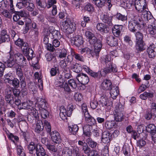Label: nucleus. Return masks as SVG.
<instances>
[{
  "mask_svg": "<svg viewBox=\"0 0 156 156\" xmlns=\"http://www.w3.org/2000/svg\"><path fill=\"white\" fill-rule=\"evenodd\" d=\"M68 128L69 132L73 135H76L79 130V127L77 125H74L71 126H69Z\"/></svg>",
  "mask_w": 156,
  "mask_h": 156,
  "instance_id": "obj_37",
  "label": "nucleus"
},
{
  "mask_svg": "<svg viewBox=\"0 0 156 156\" xmlns=\"http://www.w3.org/2000/svg\"><path fill=\"white\" fill-rule=\"evenodd\" d=\"M46 58L48 61H52L54 62H56L57 60L55 57L51 54H48L46 55Z\"/></svg>",
  "mask_w": 156,
  "mask_h": 156,
  "instance_id": "obj_61",
  "label": "nucleus"
},
{
  "mask_svg": "<svg viewBox=\"0 0 156 156\" xmlns=\"http://www.w3.org/2000/svg\"><path fill=\"white\" fill-rule=\"evenodd\" d=\"M106 42L111 47H114L118 45V39L112 36H109L107 37Z\"/></svg>",
  "mask_w": 156,
  "mask_h": 156,
  "instance_id": "obj_18",
  "label": "nucleus"
},
{
  "mask_svg": "<svg viewBox=\"0 0 156 156\" xmlns=\"http://www.w3.org/2000/svg\"><path fill=\"white\" fill-rule=\"evenodd\" d=\"M0 7L4 10L8 9L12 11L14 9L13 0H9L8 1L7 0H3L0 2Z\"/></svg>",
  "mask_w": 156,
  "mask_h": 156,
  "instance_id": "obj_6",
  "label": "nucleus"
},
{
  "mask_svg": "<svg viewBox=\"0 0 156 156\" xmlns=\"http://www.w3.org/2000/svg\"><path fill=\"white\" fill-rule=\"evenodd\" d=\"M36 104L39 106V108H47V103L46 100L40 97L37 98Z\"/></svg>",
  "mask_w": 156,
  "mask_h": 156,
  "instance_id": "obj_22",
  "label": "nucleus"
},
{
  "mask_svg": "<svg viewBox=\"0 0 156 156\" xmlns=\"http://www.w3.org/2000/svg\"><path fill=\"white\" fill-rule=\"evenodd\" d=\"M111 97L113 99H115L119 94L118 87L115 86H113L109 90Z\"/></svg>",
  "mask_w": 156,
  "mask_h": 156,
  "instance_id": "obj_20",
  "label": "nucleus"
},
{
  "mask_svg": "<svg viewBox=\"0 0 156 156\" xmlns=\"http://www.w3.org/2000/svg\"><path fill=\"white\" fill-rule=\"evenodd\" d=\"M14 41H15V44L18 47H21V48L23 46H24L25 43H27L26 42H24L22 39L20 38H18L17 39L16 38Z\"/></svg>",
  "mask_w": 156,
  "mask_h": 156,
  "instance_id": "obj_51",
  "label": "nucleus"
},
{
  "mask_svg": "<svg viewBox=\"0 0 156 156\" xmlns=\"http://www.w3.org/2000/svg\"><path fill=\"white\" fill-rule=\"evenodd\" d=\"M151 26L148 28V30L151 34L154 35L156 34V26L154 25Z\"/></svg>",
  "mask_w": 156,
  "mask_h": 156,
  "instance_id": "obj_64",
  "label": "nucleus"
},
{
  "mask_svg": "<svg viewBox=\"0 0 156 156\" xmlns=\"http://www.w3.org/2000/svg\"><path fill=\"white\" fill-rule=\"evenodd\" d=\"M124 41L129 46L132 47L133 44L130 36L128 35L125 36L124 37Z\"/></svg>",
  "mask_w": 156,
  "mask_h": 156,
  "instance_id": "obj_45",
  "label": "nucleus"
},
{
  "mask_svg": "<svg viewBox=\"0 0 156 156\" xmlns=\"http://www.w3.org/2000/svg\"><path fill=\"white\" fill-rule=\"evenodd\" d=\"M46 108H39L40 114L41 117L44 119H46L48 116V112L46 109Z\"/></svg>",
  "mask_w": 156,
  "mask_h": 156,
  "instance_id": "obj_49",
  "label": "nucleus"
},
{
  "mask_svg": "<svg viewBox=\"0 0 156 156\" xmlns=\"http://www.w3.org/2000/svg\"><path fill=\"white\" fill-rule=\"evenodd\" d=\"M145 45V44L144 41H136L135 46L136 50L140 52L144 51L145 49L144 48Z\"/></svg>",
  "mask_w": 156,
  "mask_h": 156,
  "instance_id": "obj_26",
  "label": "nucleus"
},
{
  "mask_svg": "<svg viewBox=\"0 0 156 156\" xmlns=\"http://www.w3.org/2000/svg\"><path fill=\"white\" fill-rule=\"evenodd\" d=\"M84 9L86 11L91 13L94 11V8L93 5L88 3L85 6Z\"/></svg>",
  "mask_w": 156,
  "mask_h": 156,
  "instance_id": "obj_57",
  "label": "nucleus"
},
{
  "mask_svg": "<svg viewBox=\"0 0 156 156\" xmlns=\"http://www.w3.org/2000/svg\"><path fill=\"white\" fill-rule=\"evenodd\" d=\"M86 142L87 143V144L91 148L94 149L97 146L98 144L97 143L93 140L90 138H87L86 140Z\"/></svg>",
  "mask_w": 156,
  "mask_h": 156,
  "instance_id": "obj_36",
  "label": "nucleus"
},
{
  "mask_svg": "<svg viewBox=\"0 0 156 156\" xmlns=\"http://www.w3.org/2000/svg\"><path fill=\"white\" fill-rule=\"evenodd\" d=\"M116 17L118 20L122 21H126L127 19V15H122L120 13H117L116 15Z\"/></svg>",
  "mask_w": 156,
  "mask_h": 156,
  "instance_id": "obj_55",
  "label": "nucleus"
},
{
  "mask_svg": "<svg viewBox=\"0 0 156 156\" xmlns=\"http://www.w3.org/2000/svg\"><path fill=\"white\" fill-rule=\"evenodd\" d=\"M123 26L121 25H115L112 29L113 35L116 37L120 36L121 32L122 30Z\"/></svg>",
  "mask_w": 156,
  "mask_h": 156,
  "instance_id": "obj_17",
  "label": "nucleus"
},
{
  "mask_svg": "<svg viewBox=\"0 0 156 156\" xmlns=\"http://www.w3.org/2000/svg\"><path fill=\"white\" fill-rule=\"evenodd\" d=\"M114 115L115 119L116 122H121L123 119V115L122 112H115Z\"/></svg>",
  "mask_w": 156,
  "mask_h": 156,
  "instance_id": "obj_38",
  "label": "nucleus"
},
{
  "mask_svg": "<svg viewBox=\"0 0 156 156\" xmlns=\"http://www.w3.org/2000/svg\"><path fill=\"white\" fill-rule=\"evenodd\" d=\"M67 51L64 49L62 48L59 51V53L57 55L58 57L60 58H64L66 57L67 55Z\"/></svg>",
  "mask_w": 156,
  "mask_h": 156,
  "instance_id": "obj_58",
  "label": "nucleus"
},
{
  "mask_svg": "<svg viewBox=\"0 0 156 156\" xmlns=\"http://www.w3.org/2000/svg\"><path fill=\"white\" fill-rule=\"evenodd\" d=\"M95 4L98 7H101L105 5V4L108 5V8H111L112 5L111 4V0H93Z\"/></svg>",
  "mask_w": 156,
  "mask_h": 156,
  "instance_id": "obj_12",
  "label": "nucleus"
},
{
  "mask_svg": "<svg viewBox=\"0 0 156 156\" xmlns=\"http://www.w3.org/2000/svg\"><path fill=\"white\" fill-rule=\"evenodd\" d=\"M89 42L90 44L94 45V47H95L96 44L102 45L101 41L98 40L94 35L89 39Z\"/></svg>",
  "mask_w": 156,
  "mask_h": 156,
  "instance_id": "obj_30",
  "label": "nucleus"
},
{
  "mask_svg": "<svg viewBox=\"0 0 156 156\" xmlns=\"http://www.w3.org/2000/svg\"><path fill=\"white\" fill-rule=\"evenodd\" d=\"M72 69L74 72L78 73L82 70L81 65L79 63H76L72 67Z\"/></svg>",
  "mask_w": 156,
  "mask_h": 156,
  "instance_id": "obj_41",
  "label": "nucleus"
},
{
  "mask_svg": "<svg viewBox=\"0 0 156 156\" xmlns=\"http://www.w3.org/2000/svg\"><path fill=\"white\" fill-rule=\"evenodd\" d=\"M93 127L87 125H85L83 127L84 134L86 136H89L91 135V131Z\"/></svg>",
  "mask_w": 156,
  "mask_h": 156,
  "instance_id": "obj_32",
  "label": "nucleus"
},
{
  "mask_svg": "<svg viewBox=\"0 0 156 156\" xmlns=\"http://www.w3.org/2000/svg\"><path fill=\"white\" fill-rule=\"evenodd\" d=\"M44 129V125L42 122L41 120H38L37 122L36 127L35 128V131L37 133H39L42 132L41 134L44 136L43 131Z\"/></svg>",
  "mask_w": 156,
  "mask_h": 156,
  "instance_id": "obj_16",
  "label": "nucleus"
},
{
  "mask_svg": "<svg viewBox=\"0 0 156 156\" xmlns=\"http://www.w3.org/2000/svg\"><path fill=\"white\" fill-rule=\"evenodd\" d=\"M155 48V45L153 44H151L148 47L147 49V51L149 58H152L155 57V55L154 51Z\"/></svg>",
  "mask_w": 156,
  "mask_h": 156,
  "instance_id": "obj_21",
  "label": "nucleus"
},
{
  "mask_svg": "<svg viewBox=\"0 0 156 156\" xmlns=\"http://www.w3.org/2000/svg\"><path fill=\"white\" fill-rule=\"evenodd\" d=\"M97 29L99 31L105 33H107L109 31V28L105 24L102 23H98L97 25Z\"/></svg>",
  "mask_w": 156,
  "mask_h": 156,
  "instance_id": "obj_24",
  "label": "nucleus"
},
{
  "mask_svg": "<svg viewBox=\"0 0 156 156\" xmlns=\"http://www.w3.org/2000/svg\"><path fill=\"white\" fill-rule=\"evenodd\" d=\"M10 40L9 35L7 34V30L5 29L2 30L0 34V44L5 42H8Z\"/></svg>",
  "mask_w": 156,
  "mask_h": 156,
  "instance_id": "obj_10",
  "label": "nucleus"
},
{
  "mask_svg": "<svg viewBox=\"0 0 156 156\" xmlns=\"http://www.w3.org/2000/svg\"><path fill=\"white\" fill-rule=\"evenodd\" d=\"M39 145V144H35L34 142H31L27 147L30 153L33 154V151L37 149V146Z\"/></svg>",
  "mask_w": 156,
  "mask_h": 156,
  "instance_id": "obj_35",
  "label": "nucleus"
},
{
  "mask_svg": "<svg viewBox=\"0 0 156 156\" xmlns=\"http://www.w3.org/2000/svg\"><path fill=\"white\" fill-rule=\"evenodd\" d=\"M106 67L103 69V76H106V74L111 73L112 72L116 73L117 71V69L115 65H113L111 61H106Z\"/></svg>",
  "mask_w": 156,
  "mask_h": 156,
  "instance_id": "obj_5",
  "label": "nucleus"
},
{
  "mask_svg": "<svg viewBox=\"0 0 156 156\" xmlns=\"http://www.w3.org/2000/svg\"><path fill=\"white\" fill-rule=\"evenodd\" d=\"M51 138L53 142L56 144H58L61 141V138L58 132L56 131H52L51 133Z\"/></svg>",
  "mask_w": 156,
  "mask_h": 156,
  "instance_id": "obj_14",
  "label": "nucleus"
},
{
  "mask_svg": "<svg viewBox=\"0 0 156 156\" xmlns=\"http://www.w3.org/2000/svg\"><path fill=\"white\" fill-rule=\"evenodd\" d=\"M129 4L131 6H135V9L139 12H141L146 8L145 0H133Z\"/></svg>",
  "mask_w": 156,
  "mask_h": 156,
  "instance_id": "obj_4",
  "label": "nucleus"
},
{
  "mask_svg": "<svg viewBox=\"0 0 156 156\" xmlns=\"http://www.w3.org/2000/svg\"><path fill=\"white\" fill-rule=\"evenodd\" d=\"M19 109H24L29 110L32 108V106L27 101L22 102L18 107Z\"/></svg>",
  "mask_w": 156,
  "mask_h": 156,
  "instance_id": "obj_31",
  "label": "nucleus"
},
{
  "mask_svg": "<svg viewBox=\"0 0 156 156\" xmlns=\"http://www.w3.org/2000/svg\"><path fill=\"white\" fill-rule=\"evenodd\" d=\"M124 106L120 102L115 103V112H122L124 111Z\"/></svg>",
  "mask_w": 156,
  "mask_h": 156,
  "instance_id": "obj_33",
  "label": "nucleus"
},
{
  "mask_svg": "<svg viewBox=\"0 0 156 156\" xmlns=\"http://www.w3.org/2000/svg\"><path fill=\"white\" fill-rule=\"evenodd\" d=\"M9 84L14 88H18L20 86V81L17 78H14Z\"/></svg>",
  "mask_w": 156,
  "mask_h": 156,
  "instance_id": "obj_47",
  "label": "nucleus"
},
{
  "mask_svg": "<svg viewBox=\"0 0 156 156\" xmlns=\"http://www.w3.org/2000/svg\"><path fill=\"white\" fill-rule=\"evenodd\" d=\"M97 44H96L95 47H94V50H91L90 54L92 57H95L97 58L98 57L99 54L102 46V45L100 44L97 45Z\"/></svg>",
  "mask_w": 156,
  "mask_h": 156,
  "instance_id": "obj_15",
  "label": "nucleus"
},
{
  "mask_svg": "<svg viewBox=\"0 0 156 156\" xmlns=\"http://www.w3.org/2000/svg\"><path fill=\"white\" fill-rule=\"evenodd\" d=\"M113 86L111 80L107 79H104L101 84L102 88L105 90H109Z\"/></svg>",
  "mask_w": 156,
  "mask_h": 156,
  "instance_id": "obj_19",
  "label": "nucleus"
},
{
  "mask_svg": "<svg viewBox=\"0 0 156 156\" xmlns=\"http://www.w3.org/2000/svg\"><path fill=\"white\" fill-rule=\"evenodd\" d=\"M31 49V48L29 47L27 43H25L24 46L21 48L22 52L25 56L27 55L28 54L29 51Z\"/></svg>",
  "mask_w": 156,
  "mask_h": 156,
  "instance_id": "obj_46",
  "label": "nucleus"
},
{
  "mask_svg": "<svg viewBox=\"0 0 156 156\" xmlns=\"http://www.w3.org/2000/svg\"><path fill=\"white\" fill-rule=\"evenodd\" d=\"M29 111L30 112V113L35 119H38L39 117L38 113L36 109L32 107V108L29 110Z\"/></svg>",
  "mask_w": 156,
  "mask_h": 156,
  "instance_id": "obj_56",
  "label": "nucleus"
},
{
  "mask_svg": "<svg viewBox=\"0 0 156 156\" xmlns=\"http://www.w3.org/2000/svg\"><path fill=\"white\" fill-rule=\"evenodd\" d=\"M146 24L141 18L134 19L129 22L128 28L129 30L133 32H136L137 29L140 30Z\"/></svg>",
  "mask_w": 156,
  "mask_h": 156,
  "instance_id": "obj_1",
  "label": "nucleus"
},
{
  "mask_svg": "<svg viewBox=\"0 0 156 156\" xmlns=\"http://www.w3.org/2000/svg\"><path fill=\"white\" fill-rule=\"evenodd\" d=\"M10 55L13 56L16 62L19 63L21 67L25 66L27 65V62L26 58L21 53L10 51Z\"/></svg>",
  "mask_w": 156,
  "mask_h": 156,
  "instance_id": "obj_3",
  "label": "nucleus"
},
{
  "mask_svg": "<svg viewBox=\"0 0 156 156\" xmlns=\"http://www.w3.org/2000/svg\"><path fill=\"white\" fill-rule=\"evenodd\" d=\"M85 71L91 76L94 78L96 79H99L101 76H103L102 73L101 71L98 72H94L90 69L87 66H86L84 68Z\"/></svg>",
  "mask_w": 156,
  "mask_h": 156,
  "instance_id": "obj_9",
  "label": "nucleus"
},
{
  "mask_svg": "<svg viewBox=\"0 0 156 156\" xmlns=\"http://www.w3.org/2000/svg\"><path fill=\"white\" fill-rule=\"evenodd\" d=\"M68 83L69 85L73 89H76L77 87L76 81L73 79H71L69 80Z\"/></svg>",
  "mask_w": 156,
  "mask_h": 156,
  "instance_id": "obj_62",
  "label": "nucleus"
},
{
  "mask_svg": "<svg viewBox=\"0 0 156 156\" xmlns=\"http://www.w3.org/2000/svg\"><path fill=\"white\" fill-rule=\"evenodd\" d=\"M60 116L62 119L65 120L67 119V117L68 116V111L64 106H61L60 108Z\"/></svg>",
  "mask_w": 156,
  "mask_h": 156,
  "instance_id": "obj_27",
  "label": "nucleus"
},
{
  "mask_svg": "<svg viewBox=\"0 0 156 156\" xmlns=\"http://www.w3.org/2000/svg\"><path fill=\"white\" fill-rule=\"evenodd\" d=\"M36 5L37 7L45 8L47 5L46 2H42L41 0H36Z\"/></svg>",
  "mask_w": 156,
  "mask_h": 156,
  "instance_id": "obj_48",
  "label": "nucleus"
},
{
  "mask_svg": "<svg viewBox=\"0 0 156 156\" xmlns=\"http://www.w3.org/2000/svg\"><path fill=\"white\" fill-rule=\"evenodd\" d=\"M20 66L18 65L15 68L16 69V72L17 75L19 78V79L25 78L23 76V72Z\"/></svg>",
  "mask_w": 156,
  "mask_h": 156,
  "instance_id": "obj_40",
  "label": "nucleus"
},
{
  "mask_svg": "<svg viewBox=\"0 0 156 156\" xmlns=\"http://www.w3.org/2000/svg\"><path fill=\"white\" fill-rule=\"evenodd\" d=\"M76 78L80 83L83 85L87 84L89 81V78L87 75L83 73L78 74Z\"/></svg>",
  "mask_w": 156,
  "mask_h": 156,
  "instance_id": "obj_7",
  "label": "nucleus"
},
{
  "mask_svg": "<svg viewBox=\"0 0 156 156\" xmlns=\"http://www.w3.org/2000/svg\"><path fill=\"white\" fill-rule=\"evenodd\" d=\"M146 130L149 133H151L152 135L156 133V127L153 124H150L147 125L146 127Z\"/></svg>",
  "mask_w": 156,
  "mask_h": 156,
  "instance_id": "obj_34",
  "label": "nucleus"
},
{
  "mask_svg": "<svg viewBox=\"0 0 156 156\" xmlns=\"http://www.w3.org/2000/svg\"><path fill=\"white\" fill-rule=\"evenodd\" d=\"M7 64L8 67L15 68L19 65L16 62L13 56L10 55L9 58L7 61Z\"/></svg>",
  "mask_w": 156,
  "mask_h": 156,
  "instance_id": "obj_23",
  "label": "nucleus"
},
{
  "mask_svg": "<svg viewBox=\"0 0 156 156\" xmlns=\"http://www.w3.org/2000/svg\"><path fill=\"white\" fill-rule=\"evenodd\" d=\"M47 148L49 151L53 152L54 154H56L57 152V149L56 146L53 144H51V142L47 147Z\"/></svg>",
  "mask_w": 156,
  "mask_h": 156,
  "instance_id": "obj_59",
  "label": "nucleus"
},
{
  "mask_svg": "<svg viewBox=\"0 0 156 156\" xmlns=\"http://www.w3.org/2000/svg\"><path fill=\"white\" fill-rule=\"evenodd\" d=\"M59 72V67L58 66H54L51 69L50 71V74L52 76H55L57 73Z\"/></svg>",
  "mask_w": 156,
  "mask_h": 156,
  "instance_id": "obj_53",
  "label": "nucleus"
},
{
  "mask_svg": "<svg viewBox=\"0 0 156 156\" xmlns=\"http://www.w3.org/2000/svg\"><path fill=\"white\" fill-rule=\"evenodd\" d=\"M26 20V22L25 24V30L26 31V33H27L29 30L31 28L32 23L31 20L30 19L28 18H27Z\"/></svg>",
  "mask_w": 156,
  "mask_h": 156,
  "instance_id": "obj_50",
  "label": "nucleus"
},
{
  "mask_svg": "<svg viewBox=\"0 0 156 156\" xmlns=\"http://www.w3.org/2000/svg\"><path fill=\"white\" fill-rule=\"evenodd\" d=\"M135 35L136 39V41H143V35L142 33L140 31H138L136 33Z\"/></svg>",
  "mask_w": 156,
  "mask_h": 156,
  "instance_id": "obj_60",
  "label": "nucleus"
},
{
  "mask_svg": "<svg viewBox=\"0 0 156 156\" xmlns=\"http://www.w3.org/2000/svg\"><path fill=\"white\" fill-rule=\"evenodd\" d=\"M4 77L5 78L4 81L6 82H7L9 83L14 78L13 74L11 73H9L5 75L4 76Z\"/></svg>",
  "mask_w": 156,
  "mask_h": 156,
  "instance_id": "obj_42",
  "label": "nucleus"
},
{
  "mask_svg": "<svg viewBox=\"0 0 156 156\" xmlns=\"http://www.w3.org/2000/svg\"><path fill=\"white\" fill-rule=\"evenodd\" d=\"M49 31L53 37V38H58L61 37V35L59 31L55 30L53 27L50 28Z\"/></svg>",
  "mask_w": 156,
  "mask_h": 156,
  "instance_id": "obj_29",
  "label": "nucleus"
},
{
  "mask_svg": "<svg viewBox=\"0 0 156 156\" xmlns=\"http://www.w3.org/2000/svg\"><path fill=\"white\" fill-rule=\"evenodd\" d=\"M76 105H74L73 104H71L68 105L67 107V110L68 116L69 117L71 115L72 111L76 108Z\"/></svg>",
  "mask_w": 156,
  "mask_h": 156,
  "instance_id": "obj_54",
  "label": "nucleus"
},
{
  "mask_svg": "<svg viewBox=\"0 0 156 156\" xmlns=\"http://www.w3.org/2000/svg\"><path fill=\"white\" fill-rule=\"evenodd\" d=\"M74 44L77 47L82 45L84 42L83 37L80 35H77L72 38Z\"/></svg>",
  "mask_w": 156,
  "mask_h": 156,
  "instance_id": "obj_13",
  "label": "nucleus"
},
{
  "mask_svg": "<svg viewBox=\"0 0 156 156\" xmlns=\"http://www.w3.org/2000/svg\"><path fill=\"white\" fill-rule=\"evenodd\" d=\"M72 55L78 61L81 62H84V58L83 57L77 53L75 52H73L71 53Z\"/></svg>",
  "mask_w": 156,
  "mask_h": 156,
  "instance_id": "obj_44",
  "label": "nucleus"
},
{
  "mask_svg": "<svg viewBox=\"0 0 156 156\" xmlns=\"http://www.w3.org/2000/svg\"><path fill=\"white\" fill-rule=\"evenodd\" d=\"M112 139V135L108 131H104L102 134L101 141L104 143H108Z\"/></svg>",
  "mask_w": 156,
  "mask_h": 156,
  "instance_id": "obj_11",
  "label": "nucleus"
},
{
  "mask_svg": "<svg viewBox=\"0 0 156 156\" xmlns=\"http://www.w3.org/2000/svg\"><path fill=\"white\" fill-rule=\"evenodd\" d=\"M62 30L68 34L72 33L76 29V24L70 21L69 19L66 18L63 20L61 26Z\"/></svg>",
  "mask_w": 156,
  "mask_h": 156,
  "instance_id": "obj_2",
  "label": "nucleus"
},
{
  "mask_svg": "<svg viewBox=\"0 0 156 156\" xmlns=\"http://www.w3.org/2000/svg\"><path fill=\"white\" fill-rule=\"evenodd\" d=\"M113 18L112 16H110L108 14H102L101 15V19L102 21L111 27L113 25L112 22Z\"/></svg>",
  "mask_w": 156,
  "mask_h": 156,
  "instance_id": "obj_8",
  "label": "nucleus"
},
{
  "mask_svg": "<svg viewBox=\"0 0 156 156\" xmlns=\"http://www.w3.org/2000/svg\"><path fill=\"white\" fill-rule=\"evenodd\" d=\"M62 154L64 156H72V150L68 147H64L62 149Z\"/></svg>",
  "mask_w": 156,
  "mask_h": 156,
  "instance_id": "obj_43",
  "label": "nucleus"
},
{
  "mask_svg": "<svg viewBox=\"0 0 156 156\" xmlns=\"http://www.w3.org/2000/svg\"><path fill=\"white\" fill-rule=\"evenodd\" d=\"M115 126V123L112 122L107 121L105 123V127L108 129H110Z\"/></svg>",
  "mask_w": 156,
  "mask_h": 156,
  "instance_id": "obj_63",
  "label": "nucleus"
},
{
  "mask_svg": "<svg viewBox=\"0 0 156 156\" xmlns=\"http://www.w3.org/2000/svg\"><path fill=\"white\" fill-rule=\"evenodd\" d=\"M5 98L7 103L11 106L14 103V98L12 94L5 96Z\"/></svg>",
  "mask_w": 156,
  "mask_h": 156,
  "instance_id": "obj_39",
  "label": "nucleus"
},
{
  "mask_svg": "<svg viewBox=\"0 0 156 156\" xmlns=\"http://www.w3.org/2000/svg\"><path fill=\"white\" fill-rule=\"evenodd\" d=\"M36 151L37 156H45L46 155V153L45 150L42 146L41 145L37 146Z\"/></svg>",
  "mask_w": 156,
  "mask_h": 156,
  "instance_id": "obj_28",
  "label": "nucleus"
},
{
  "mask_svg": "<svg viewBox=\"0 0 156 156\" xmlns=\"http://www.w3.org/2000/svg\"><path fill=\"white\" fill-rule=\"evenodd\" d=\"M25 7L29 11H33L34 8V5L33 3H30L28 2H26Z\"/></svg>",
  "mask_w": 156,
  "mask_h": 156,
  "instance_id": "obj_52",
  "label": "nucleus"
},
{
  "mask_svg": "<svg viewBox=\"0 0 156 156\" xmlns=\"http://www.w3.org/2000/svg\"><path fill=\"white\" fill-rule=\"evenodd\" d=\"M100 105L102 107L108 106L110 104L108 103V98L106 96L103 95L101 97L99 100Z\"/></svg>",
  "mask_w": 156,
  "mask_h": 156,
  "instance_id": "obj_25",
  "label": "nucleus"
}]
</instances>
